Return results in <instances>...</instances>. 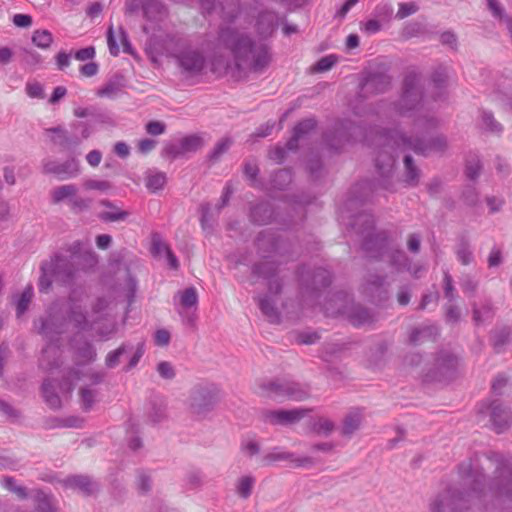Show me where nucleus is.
I'll list each match as a JSON object with an SVG mask.
<instances>
[{"label": "nucleus", "mask_w": 512, "mask_h": 512, "mask_svg": "<svg viewBox=\"0 0 512 512\" xmlns=\"http://www.w3.org/2000/svg\"><path fill=\"white\" fill-rule=\"evenodd\" d=\"M50 140L63 149H69L72 145H78L79 140L69 137L67 130L62 127H55L46 130Z\"/></svg>", "instance_id": "nucleus-25"}, {"label": "nucleus", "mask_w": 512, "mask_h": 512, "mask_svg": "<svg viewBox=\"0 0 512 512\" xmlns=\"http://www.w3.org/2000/svg\"><path fill=\"white\" fill-rule=\"evenodd\" d=\"M44 171L57 175L61 179L73 178L79 174V163L75 158L59 164L55 161H46Z\"/></svg>", "instance_id": "nucleus-21"}, {"label": "nucleus", "mask_w": 512, "mask_h": 512, "mask_svg": "<svg viewBox=\"0 0 512 512\" xmlns=\"http://www.w3.org/2000/svg\"><path fill=\"white\" fill-rule=\"evenodd\" d=\"M256 477L252 474H244L238 477L234 483L237 496L241 499H248L254 490Z\"/></svg>", "instance_id": "nucleus-26"}, {"label": "nucleus", "mask_w": 512, "mask_h": 512, "mask_svg": "<svg viewBox=\"0 0 512 512\" xmlns=\"http://www.w3.org/2000/svg\"><path fill=\"white\" fill-rule=\"evenodd\" d=\"M34 497L38 502V509L41 512H51L53 503L52 498L43 491H36Z\"/></svg>", "instance_id": "nucleus-47"}, {"label": "nucleus", "mask_w": 512, "mask_h": 512, "mask_svg": "<svg viewBox=\"0 0 512 512\" xmlns=\"http://www.w3.org/2000/svg\"><path fill=\"white\" fill-rule=\"evenodd\" d=\"M32 297L33 288L31 286H28L23 290V292L16 300V313L18 318H20L28 310Z\"/></svg>", "instance_id": "nucleus-34"}, {"label": "nucleus", "mask_w": 512, "mask_h": 512, "mask_svg": "<svg viewBox=\"0 0 512 512\" xmlns=\"http://www.w3.org/2000/svg\"><path fill=\"white\" fill-rule=\"evenodd\" d=\"M511 417V410L503 406L498 400L491 403H481L478 407V422L485 425L491 424L497 433H501L509 427Z\"/></svg>", "instance_id": "nucleus-8"}, {"label": "nucleus", "mask_w": 512, "mask_h": 512, "mask_svg": "<svg viewBox=\"0 0 512 512\" xmlns=\"http://www.w3.org/2000/svg\"><path fill=\"white\" fill-rule=\"evenodd\" d=\"M144 353V345L143 343H138L136 347L132 346V352L131 353H126L122 356V361L123 360H128V364L126 366V369H131L133 367H135L137 365V363L139 362L140 358L142 357Z\"/></svg>", "instance_id": "nucleus-39"}, {"label": "nucleus", "mask_w": 512, "mask_h": 512, "mask_svg": "<svg viewBox=\"0 0 512 512\" xmlns=\"http://www.w3.org/2000/svg\"><path fill=\"white\" fill-rule=\"evenodd\" d=\"M120 91V86L115 82H109L98 91L101 97H115Z\"/></svg>", "instance_id": "nucleus-56"}, {"label": "nucleus", "mask_w": 512, "mask_h": 512, "mask_svg": "<svg viewBox=\"0 0 512 512\" xmlns=\"http://www.w3.org/2000/svg\"><path fill=\"white\" fill-rule=\"evenodd\" d=\"M83 188L105 192L111 188V184L106 180L87 179L83 182Z\"/></svg>", "instance_id": "nucleus-51"}, {"label": "nucleus", "mask_w": 512, "mask_h": 512, "mask_svg": "<svg viewBox=\"0 0 512 512\" xmlns=\"http://www.w3.org/2000/svg\"><path fill=\"white\" fill-rule=\"evenodd\" d=\"M480 160L477 155H471L466 160V175L470 179H475L479 175L480 171Z\"/></svg>", "instance_id": "nucleus-46"}, {"label": "nucleus", "mask_w": 512, "mask_h": 512, "mask_svg": "<svg viewBox=\"0 0 512 512\" xmlns=\"http://www.w3.org/2000/svg\"><path fill=\"white\" fill-rule=\"evenodd\" d=\"M395 110L402 116L412 118L413 126L417 131H428L436 124L434 116L425 108L420 78L416 73L406 75L403 90Z\"/></svg>", "instance_id": "nucleus-6"}, {"label": "nucleus", "mask_w": 512, "mask_h": 512, "mask_svg": "<svg viewBox=\"0 0 512 512\" xmlns=\"http://www.w3.org/2000/svg\"><path fill=\"white\" fill-rule=\"evenodd\" d=\"M419 10V6L416 2H406V3H400L399 9L396 13L397 19H404L414 13H416Z\"/></svg>", "instance_id": "nucleus-49"}, {"label": "nucleus", "mask_w": 512, "mask_h": 512, "mask_svg": "<svg viewBox=\"0 0 512 512\" xmlns=\"http://www.w3.org/2000/svg\"><path fill=\"white\" fill-rule=\"evenodd\" d=\"M479 126L482 130L495 135H500L503 131L502 124L495 119L492 112L487 110L480 111Z\"/></svg>", "instance_id": "nucleus-28"}, {"label": "nucleus", "mask_w": 512, "mask_h": 512, "mask_svg": "<svg viewBox=\"0 0 512 512\" xmlns=\"http://www.w3.org/2000/svg\"><path fill=\"white\" fill-rule=\"evenodd\" d=\"M128 350H129V353L132 352V345H130V344H123L118 349L110 352L107 355V357H106V365L109 368L116 367L119 363L122 362V356L124 354L128 353Z\"/></svg>", "instance_id": "nucleus-35"}, {"label": "nucleus", "mask_w": 512, "mask_h": 512, "mask_svg": "<svg viewBox=\"0 0 512 512\" xmlns=\"http://www.w3.org/2000/svg\"><path fill=\"white\" fill-rule=\"evenodd\" d=\"M259 308L270 322L277 323L279 321V312L272 295L261 297L259 299Z\"/></svg>", "instance_id": "nucleus-30"}, {"label": "nucleus", "mask_w": 512, "mask_h": 512, "mask_svg": "<svg viewBox=\"0 0 512 512\" xmlns=\"http://www.w3.org/2000/svg\"><path fill=\"white\" fill-rule=\"evenodd\" d=\"M100 203H101V205L110 208L109 211H103L99 215V217L104 221H107V222L120 221V220H124L128 215L127 212L120 210L118 207L114 206L111 202H109L107 200H103Z\"/></svg>", "instance_id": "nucleus-31"}, {"label": "nucleus", "mask_w": 512, "mask_h": 512, "mask_svg": "<svg viewBox=\"0 0 512 512\" xmlns=\"http://www.w3.org/2000/svg\"><path fill=\"white\" fill-rule=\"evenodd\" d=\"M266 464H272L274 462L286 461L291 467H310L313 465V459L307 456H296L294 453L285 451L280 448H275L271 452L267 453L264 457Z\"/></svg>", "instance_id": "nucleus-18"}, {"label": "nucleus", "mask_w": 512, "mask_h": 512, "mask_svg": "<svg viewBox=\"0 0 512 512\" xmlns=\"http://www.w3.org/2000/svg\"><path fill=\"white\" fill-rule=\"evenodd\" d=\"M231 144H232V140L228 137H224V138L220 139L216 143L214 149L212 150V152L209 155L210 160L211 161L219 160L220 157L229 150V148L231 147Z\"/></svg>", "instance_id": "nucleus-41"}, {"label": "nucleus", "mask_w": 512, "mask_h": 512, "mask_svg": "<svg viewBox=\"0 0 512 512\" xmlns=\"http://www.w3.org/2000/svg\"><path fill=\"white\" fill-rule=\"evenodd\" d=\"M118 39L120 41V44L116 40V36L113 31V28L110 27L108 29V33H107V42H108L110 53L113 56H117L120 52V45L122 46L123 51L125 53H131V45L128 41L126 33L124 32V30L122 28H119V30H118Z\"/></svg>", "instance_id": "nucleus-24"}, {"label": "nucleus", "mask_w": 512, "mask_h": 512, "mask_svg": "<svg viewBox=\"0 0 512 512\" xmlns=\"http://www.w3.org/2000/svg\"><path fill=\"white\" fill-rule=\"evenodd\" d=\"M335 303L339 302L337 311L326 308V313L331 316L343 315L349 319L354 326H361L372 321V315L370 312L358 305L352 303L347 295L339 294L336 295L334 300Z\"/></svg>", "instance_id": "nucleus-10"}, {"label": "nucleus", "mask_w": 512, "mask_h": 512, "mask_svg": "<svg viewBox=\"0 0 512 512\" xmlns=\"http://www.w3.org/2000/svg\"><path fill=\"white\" fill-rule=\"evenodd\" d=\"M316 126V122L314 119H306L300 122L295 128L293 132L292 138L287 142L285 147L277 146L273 150L270 151V158L278 163L282 162L285 159V155L287 150L293 151L298 147V143L302 140L306 135H308L312 130H314Z\"/></svg>", "instance_id": "nucleus-13"}, {"label": "nucleus", "mask_w": 512, "mask_h": 512, "mask_svg": "<svg viewBox=\"0 0 512 512\" xmlns=\"http://www.w3.org/2000/svg\"><path fill=\"white\" fill-rule=\"evenodd\" d=\"M96 263V254L82 243L75 242L71 247L70 259L56 255L41 264L39 290L48 292L53 283L68 285L73 281L77 271L88 270Z\"/></svg>", "instance_id": "nucleus-3"}, {"label": "nucleus", "mask_w": 512, "mask_h": 512, "mask_svg": "<svg viewBox=\"0 0 512 512\" xmlns=\"http://www.w3.org/2000/svg\"><path fill=\"white\" fill-rule=\"evenodd\" d=\"M458 366V359L449 352H443L436 360V371L434 378L438 380L450 377Z\"/></svg>", "instance_id": "nucleus-22"}, {"label": "nucleus", "mask_w": 512, "mask_h": 512, "mask_svg": "<svg viewBox=\"0 0 512 512\" xmlns=\"http://www.w3.org/2000/svg\"><path fill=\"white\" fill-rule=\"evenodd\" d=\"M26 91L31 98H43V87L40 83H28Z\"/></svg>", "instance_id": "nucleus-61"}, {"label": "nucleus", "mask_w": 512, "mask_h": 512, "mask_svg": "<svg viewBox=\"0 0 512 512\" xmlns=\"http://www.w3.org/2000/svg\"><path fill=\"white\" fill-rule=\"evenodd\" d=\"M65 484L69 488L78 489L84 494L93 493L97 485L88 476L76 475L71 476L65 480Z\"/></svg>", "instance_id": "nucleus-27"}, {"label": "nucleus", "mask_w": 512, "mask_h": 512, "mask_svg": "<svg viewBox=\"0 0 512 512\" xmlns=\"http://www.w3.org/2000/svg\"><path fill=\"white\" fill-rule=\"evenodd\" d=\"M165 50L167 55L174 57L179 66L188 73L197 74L204 68L205 58L202 53L183 38H169L165 42Z\"/></svg>", "instance_id": "nucleus-7"}, {"label": "nucleus", "mask_w": 512, "mask_h": 512, "mask_svg": "<svg viewBox=\"0 0 512 512\" xmlns=\"http://www.w3.org/2000/svg\"><path fill=\"white\" fill-rule=\"evenodd\" d=\"M143 12L150 20H160L165 15V7L160 1H149L144 5Z\"/></svg>", "instance_id": "nucleus-33"}, {"label": "nucleus", "mask_w": 512, "mask_h": 512, "mask_svg": "<svg viewBox=\"0 0 512 512\" xmlns=\"http://www.w3.org/2000/svg\"><path fill=\"white\" fill-rule=\"evenodd\" d=\"M508 379L506 376L500 374L495 377L492 382V390L495 394H502L503 389L506 387Z\"/></svg>", "instance_id": "nucleus-60"}, {"label": "nucleus", "mask_w": 512, "mask_h": 512, "mask_svg": "<svg viewBox=\"0 0 512 512\" xmlns=\"http://www.w3.org/2000/svg\"><path fill=\"white\" fill-rule=\"evenodd\" d=\"M449 77L448 68L447 67H439L435 70L432 76V82L435 88L442 90L445 87L446 80Z\"/></svg>", "instance_id": "nucleus-48"}, {"label": "nucleus", "mask_w": 512, "mask_h": 512, "mask_svg": "<svg viewBox=\"0 0 512 512\" xmlns=\"http://www.w3.org/2000/svg\"><path fill=\"white\" fill-rule=\"evenodd\" d=\"M358 0H346L336 11L335 17L339 19L345 18L347 13L357 4Z\"/></svg>", "instance_id": "nucleus-63"}, {"label": "nucleus", "mask_w": 512, "mask_h": 512, "mask_svg": "<svg viewBox=\"0 0 512 512\" xmlns=\"http://www.w3.org/2000/svg\"><path fill=\"white\" fill-rule=\"evenodd\" d=\"M390 84V79L388 76L384 74L380 75H373L368 77L365 82L363 83V91L364 92H382L388 87Z\"/></svg>", "instance_id": "nucleus-29"}, {"label": "nucleus", "mask_w": 512, "mask_h": 512, "mask_svg": "<svg viewBox=\"0 0 512 512\" xmlns=\"http://www.w3.org/2000/svg\"><path fill=\"white\" fill-rule=\"evenodd\" d=\"M198 304V294L194 287L178 291L173 297V305L185 323L192 324Z\"/></svg>", "instance_id": "nucleus-11"}, {"label": "nucleus", "mask_w": 512, "mask_h": 512, "mask_svg": "<svg viewBox=\"0 0 512 512\" xmlns=\"http://www.w3.org/2000/svg\"><path fill=\"white\" fill-rule=\"evenodd\" d=\"M154 341L158 346H166L170 341V333L165 329H159L154 334Z\"/></svg>", "instance_id": "nucleus-62"}, {"label": "nucleus", "mask_w": 512, "mask_h": 512, "mask_svg": "<svg viewBox=\"0 0 512 512\" xmlns=\"http://www.w3.org/2000/svg\"><path fill=\"white\" fill-rule=\"evenodd\" d=\"M201 9L208 13H218L226 22L220 28L218 41L228 49L239 68H249L255 71L265 68L271 61L270 47L266 38L271 36L278 26L279 17L272 11L261 13L255 23V29L260 35L253 40L243 24L251 25L252 21L239 7L237 0H225L215 5L214 0H198Z\"/></svg>", "instance_id": "nucleus-2"}, {"label": "nucleus", "mask_w": 512, "mask_h": 512, "mask_svg": "<svg viewBox=\"0 0 512 512\" xmlns=\"http://www.w3.org/2000/svg\"><path fill=\"white\" fill-rule=\"evenodd\" d=\"M32 42L41 49H47L53 42V36L48 30H35L32 35Z\"/></svg>", "instance_id": "nucleus-38"}, {"label": "nucleus", "mask_w": 512, "mask_h": 512, "mask_svg": "<svg viewBox=\"0 0 512 512\" xmlns=\"http://www.w3.org/2000/svg\"><path fill=\"white\" fill-rule=\"evenodd\" d=\"M404 165L406 169L405 181L411 185L415 184L418 181L419 174L418 169L413 164V159L411 156H405Z\"/></svg>", "instance_id": "nucleus-43"}, {"label": "nucleus", "mask_w": 512, "mask_h": 512, "mask_svg": "<svg viewBox=\"0 0 512 512\" xmlns=\"http://www.w3.org/2000/svg\"><path fill=\"white\" fill-rule=\"evenodd\" d=\"M151 253L155 257L166 259L170 268H178L179 262L176 256L172 253L169 246L158 235H154L152 238Z\"/></svg>", "instance_id": "nucleus-23"}, {"label": "nucleus", "mask_w": 512, "mask_h": 512, "mask_svg": "<svg viewBox=\"0 0 512 512\" xmlns=\"http://www.w3.org/2000/svg\"><path fill=\"white\" fill-rule=\"evenodd\" d=\"M111 302L107 298H98L90 314L83 311L82 300L73 297L67 303L64 313L59 303H54L39 320L37 329L46 340L40 357V367L44 370L58 368L61 363L62 335L75 332L69 342L78 363H87L95 358L93 346L85 339L83 333L93 331L101 340L110 339L117 331V324L111 315Z\"/></svg>", "instance_id": "nucleus-1"}, {"label": "nucleus", "mask_w": 512, "mask_h": 512, "mask_svg": "<svg viewBox=\"0 0 512 512\" xmlns=\"http://www.w3.org/2000/svg\"><path fill=\"white\" fill-rule=\"evenodd\" d=\"M82 406L85 410H89L96 402V391L92 388H82L80 390Z\"/></svg>", "instance_id": "nucleus-50"}, {"label": "nucleus", "mask_w": 512, "mask_h": 512, "mask_svg": "<svg viewBox=\"0 0 512 512\" xmlns=\"http://www.w3.org/2000/svg\"><path fill=\"white\" fill-rule=\"evenodd\" d=\"M362 421V415L359 411H354L348 414L343 423V433L344 434H352L356 431Z\"/></svg>", "instance_id": "nucleus-36"}, {"label": "nucleus", "mask_w": 512, "mask_h": 512, "mask_svg": "<svg viewBox=\"0 0 512 512\" xmlns=\"http://www.w3.org/2000/svg\"><path fill=\"white\" fill-rule=\"evenodd\" d=\"M337 62V57L335 55H328L322 57L316 64L313 66V71L315 72H325L330 70L333 65Z\"/></svg>", "instance_id": "nucleus-52"}, {"label": "nucleus", "mask_w": 512, "mask_h": 512, "mask_svg": "<svg viewBox=\"0 0 512 512\" xmlns=\"http://www.w3.org/2000/svg\"><path fill=\"white\" fill-rule=\"evenodd\" d=\"M50 198L53 204L65 203L74 213H80L90 209L92 199L81 196L78 187L74 184H63L54 187L50 191Z\"/></svg>", "instance_id": "nucleus-9"}, {"label": "nucleus", "mask_w": 512, "mask_h": 512, "mask_svg": "<svg viewBox=\"0 0 512 512\" xmlns=\"http://www.w3.org/2000/svg\"><path fill=\"white\" fill-rule=\"evenodd\" d=\"M217 402L216 393L208 387H199L193 390L190 398V407L194 414L206 415Z\"/></svg>", "instance_id": "nucleus-16"}, {"label": "nucleus", "mask_w": 512, "mask_h": 512, "mask_svg": "<svg viewBox=\"0 0 512 512\" xmlns=\"http://www.w3.org/2000/svg\"><path fill=\"white\" fill-rule=\"evenodd\" d=\"M392 14L393 8L388 3L378 4L373 11V17L379 19L383 24L390 22Z\"/></svg>", "instance_id": "nucleus-40"}, {"label": "nucleus", "mask_w": 512, "mask_h": 512, "mask_svg": "<svg viewBox=\"0 0 512 512\" xmlns=\"http://www.w3.org/2000/svg\"><path fill=\"white\" fill-rule=\"evenodd\" d=\"M383 26L384 24L379 19L373 17L361 22L360 30L367 35H373L381 31Z\"/></svg>", "instance_id": "nucleus-42"}, {"label": "nucleus", "mask_w": 512, "mask_h": 512, "mask_svg": "<svg viewBox=\"0 0 512 512\" xmlns=\"http://www.w3.org/2000/svg\"><path fill=\"white\" fill-rule=\"evenodd\" d=\"M157 145V141L154 139H141L138 142V151L142 154H148L151 152Z\"/></svg>", "instance_id": "nucleus-59"}, {"label": "nucleus", "mask_w": 512, "mask_h": 512, "mask_svg": "<svg viewBox=\"0 0 512 512\" xmlns=\"http://www.w3.org/2000/svg\"><path fill=\"white\" fill-rule=\"evenodd\" d=\"M333 429L334 423L327 418H319L312 426V430L319 435H328Z\"/></svg>", "instance_id": "nucleus-45"}, {"label": "nucleus", "mask_w": 512, "mask_h": 512, "mask_svg": "<svg viewBox=\"0 0 512 512\" xmlns=\"http://www.w3.org/2000/svg\"><path fill=\"white\" fill-rule=\"evenodd\" d=\"M458 473L464 491L447 490L439 493L429 504L430 512H454L465 508L466 503L480 500L485 488V478L478 460L471 459L461 463Z\"/></svg>", "instance_id": "nucleus-4"}, {"label": "nucleus", "mask_w": 512, "mask_h": 512, "mask_svg": "<svg viewBox=\"0 0 512 512\" xmlns=\"http://www.w3.org/2000/svg\"><path fill=\"white\" fill-rule=\"evenodd\" d=\"M265 389L269 396L275 398L287 397L292 400L300 401L308 396V391L301 385L286 380L271 381L265 386Z\"/></svg>", "instance_id": "nucleus-14"}, {"label": "nucleus", "mask_w": 512, "mask_h": 512, "mask_svg": "<svg viewBox=\"0 0 512 512\" xmlns=\"http://www.w3.org/2000/svg\"><path fill=\"white\" fill-rule=\"evenodd\" d=\"M375 245H377L381 259L389 260L398 270L406 267L411 270V267L407 265V257L403 251L390 249L386 240L379 235L375 237Z\"/></svg>", "instance_id": "nucleus-19"}, {"label": "nucleus", "mask_w": 512, "mask_h": 512, "mask_svg": "<svg viewBox=\"0 0 512 512\" xmlns=\"http://www.w3.org/2000/svg\"><path fill=\"white\" fill-rule=\"evenodd\" d=\"M272 210L266 203H261L251 210V218L258 224H266L271 221Z\"/></svg>", "instance_id": "nucleus-32"}, {"label": "nucleus", "mask_w": 512, "mask_h": 512, "mask_svg": "<svg viewBox=\"0 0 512 512\" xmlns=\"http://www.w3.org/2000/svg\"><path fill=\"white\" fill-rule=\"evenodd\" d=\"M137 486H138L139 490L142 492L149 491V489L151 487L150 475H148L145 472L139 473L138 479H137Z\"/></svg>", "instance_id": "nucleus-64"}, {"label": "nucleus", "mask_w": 512, "mask_h": 512, "mask_svg": "<svg viewBox=\"0 0 512 512\" xmlns=\"http://www.w3.org/2000/svg\"><path fill=\"white\" fill-rule=\"evenodd\" d=\"M423 31V25L419 22H412L406 24V26L403 29V35L405 37H414L422 33Z\"/></svg>", "instance_id": "nucleus-57"}, {"label": "nucleus", "mask_w": 512, "mask_h": 512, "mask_svg": "<svg viewBox=\"0 0 512 512\" xmlns=\"http://www.w3.org/2000/svg\"><path fill=\"white\" fill-rule=\"evenodd\" d=\"M291 173L290 171L286 169H280L275 174V177L273 179V186L275 188H283L285 185L291 182Z\"/></svg>", "instance_id": "nucleus-53"}, {"label": "nucleus", "mask_w": 512, "mask_h": 512, "mask_svg": "<svg viewBox=\"0 0 512 512\" xmlns=\"http://www.w3.org/2000/svg\"><path fill=\"white\" fill-rule=\"evenodd\" d=\"M352 228L355 229L359 234L365 236L363 247L366 251H371L374 246V240L372 239V230L374 229V218L371 214L363 212L355 217L352 223Z\"/></svg>", "instance_id": "nucleus-20"}, {"label": "nucleus", "mask_w": 512, "mask_h": 512, "mask_svg": "<svg viewBox=\"0 0 512 512\" xmlns=\"http://www.w3.org/2000/svg\"><path fill=\"white\" fill-rule=\"evenodd\" d=\"M71 127L75 131H79L80 138H74V140H79V142L83 139L89 138L92 135V133L94 132V125L90 122L77 121V122H74L71 125Z\"/></svg>", "instance_id": "nucleus-44"}, {"label": "nucleus", "mask_w": 512, "mask_h": 512, "mask_svg": "<svg viewBox=\"0 0 512 512\" xmlns=\"http://www.w3.org/2000/svg\"><path fill=\"white\" fill-rule=\"evenodd\" d=\"M311 410L303 408L277 409L266 412L265 421L273 425H291L304 418Z\"/></svg>", "instance_id": "nucleus-17"}, {"label": "nucleus", "mask_w": 512, "mask_h": 512, "mask_svg": "<svg viewBox=\"0 0 512 512\" xmlns=\"http://www.w3.org/2000/svg\"><path fill=\"white\" fill-rule=\"evenodd\" d=\"M72 388L70 379H65L63 382L56 384L47 379L43 382L42 394L47 405L55 409L61 406L62 398L66 397Z\"/></svg>", "instance_id": "nucleus-15"}, {"label": "nucleus", "mask_w": 512, "mask_h": 512, "mask_svg": "<svg viewBox=\"0 0 512 512\" xmlns=\"http://www.w3.org/2000/svg\"><path fill=\"white\" fill-rule=\"evenodd\" d=\"M2 484L6 489L14 492L18 497H20V498L26 497L25 488L21 487V486H17L15 483V480L13 478H11V477L4 478L2 480Z\"/></svg>", "instance_id": "nucleus-54"}, {"label": "nucleus", "mask_w": 512, "mask_h": 512, "mask_svg": "<svg viewBox=\"0 0 512 512\" xmlns=\"http://www.w3.org/2000/svg\"><path fill=\"white\" fill-rule=\"evenodd\" d=\"M505 203V200L503 197L500 196H488L486 197V204L488 206L490 213H497L499 212L503 205Z\"/></svg>", "instance_id": "nucleus-55"}, {"label": "nucleus", "mask_w": 512, "mask_h": 512, "mask_svg": "<svg viewBox=\"0 0 512 512\" xmlns=\"http://www.w3.org/2000/svg\"><path fill=\"white\" fill-rule=\"evenodd\" d=\"M202 145L203 141L201 137L197 135L184 136L167 143L163 148L162 156L176 159L188 153L196 152Z\"/></svg>", "instance_id": "nucleus-12"}, {"label": "nucleus", "mask_w": 512, "mask_h": 512, "mask_svg": "<svg viewBox=\"0 0 512 512\" xmlns=\"http://www.w3.org/2000/svg\"><path fill=\"white\" fill-rule=\"evenodd\" d=\"M377 142L381 145V148L376 158V166L384 177H390L392 173L395 163L393 152L396 148L402 151L412 150L415 153L426 155L430 152L443 151L446 147V139L443 136H437L429 143H425L421 139L413 140L398 131L380 133L377 136Z\"/></svg>", "instance_id": "nucleus-5"}, {"label": "nucleus", "mask_w": 512, "mask_h": 512, "mask_svg": "<svg viewBox=\"0 0 512 512\" xmlns=\"http://www.w3.org/2000/svg\"><path fill=\"white\" fill-rule=\"evenodd\" d=\"M146 131L153 136L161 135L165 132V124L160 121H150L146 124Z\"/></svg>", "instance_id": "nucleus-58"}, {"label": "nucleus", "mask_w": 512, "mask_h": 512, "mask_svg": "<svg viewBox=\"0 0 512 512\" xmlns=\"http://www.w3.org/2000/svg\"><path fill=\"white\" fill-rule=\"evenodd\" d=\"M166 183V176L161 172H150L146 178V187L152 191L156 192L164 187Z\"/></svg>", "instance_id": "nucleus-37"}]
</instances>
